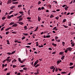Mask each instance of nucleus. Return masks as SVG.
Masks as SVG:
<instances>
[{
    "mask_svg": "<svg viewBox=\"0 0 75 75\" xmlns=\"http://www.w3.org/2000/svg\"><path fill=\"white\" fill-rule=\"evenodd\" d=\"M12 1L11 0H8L7 4H11V2Z\"/></svg>",
    "mask_w": 75,
    "mask_h": 75,
    "instance_id": "f257e3e1",
    "label": "nucleus"
},
{
    "mask_svg": "<svg viewBox=\"0 0 75 75\" xmlns=\"http://www.w3.org/2000/svg\"><path fill=\"white\" fill-rule=\"evenodd\" d=\"M12 27H17V24H15L13 25H12Z\"/></svg>",
    "mask_w": 75,
    "mask_h": 75,
    "instance_id": "f03ea898",
    "label": "nucleus"
},
{
    "mask_svg": "<svg viewBox=\"0 0 75 75\" xmlns=\"http://www.w3.org/2000/svg\"><path fill=\"white\" fill-rule=\"evenodd\" d=\"M11 27L5 29V31H8V30H9V29H11Z\"/></svg>",
    "mask_w": 75,
    "mask_h": 75,
    "instance_id": "7ed1b4c3",
    "label": "nucleus"
},
{
    "mask_svg": "<svg viewBox=\"0 0 75 75\" xmlns=\"http://www.w3.org/2000/svg\"><path fill=\"white\" fill-rule=\"evenodd\" d=\"M18 24H20L21 25H23V24L24 23L23 22H18Z\"/></svg>",
    "mask_w": 75,
    "mask_h": 75,
    "instance_id": "20e7f679",
    "label": "nucleus"
},
{
    "mask_svg": "<svg viewBox=\"0 0 75 75\" xmlns=\"http://www.w3.org/2000/svg\"><path fill=\"white\" fill-rule=\"evenodd\" d=\"M6 42H7V44H8V45H10V41L8 40H6Z\"/></svg>",
    "mask_w": 75,
    "mask_h": 75,
    "instance_id": "39448f33",
    "label": "nucleus"
},
{
    "mask_svg": "<svg viewBox=\"0 0 75 75\" xmlns=\"http://www.w3.org/2000/svg\"><path fill=\"white\" fill-rule=\"evenodd\" d=\"M14 7H16V6H12L11 7H10V9L11 10H12L13 8H14Z\"/></svg>",
    "mask_w": 75,
    "mask_h": 75,
    "instance_id": "423d86ee",
    "label": "nucleus"
},
{
    "mask_svg": "<svg viewBox=\"0 0 75 75\" xmlns=\"http://www.w3.org/2000/svg\"><path fill=\"white\" fill-rule=\"evenodd\" d=\"M18 2H12V4H18Z\"/></svg>",
    "mask_w": 75,
    "mask_h": 75,
    "instance_id": "0eeeda50",
    "label": "nucleus"
},
{
    "mask_svg": "<svg viewBox=\"0 0 75 75\" xmlns=\"http://www.w3.org/2000/svg\"><path fill=\"white\" fill-rule=\"evenodd\" d=\"M38 28V26L37 27L36 29L34 31V32H35V31H37Z\"/></svg>",
    "mask_w": 75,
    "mask_h": 75,
    "instance_id": "6e6552de",
    "label": "nucleus"
},
{
    "mask_svg": "<svg viewBox=\"0 0 75 75\" xmlns=\"http://www.w3.org/2000/svg\"><path fill=\"white\" fill-rule=\"evenodd\" d=\"M50 18H52V17H54V16L53 14H51V16H50Z\"/></svg>",
    "mask_w": 75,
    "mask_h": 75,
    "instance_id": "1a4fd4ad",
    "label": "nucleus"
},
{
    "mask_svg": "<svg viewBox=\"0 0 75 75\" xmlns=\"http://www.w3.org/2000/svg\"><path fill=\"white\" fill-rule=\"evenodd\" d=\"M69 50L70 52L71 51H72V48L71 47H69Z\"/></svg>",
    "mask_w": 75,
    "mask_h": 75,
    "instance_id": "9d476101",
    "label": "nucleus"
},
{
    "mask_svg": "<svg viewBox=\"0 0 75 75\" xmlns=\"http://www.w3.org/2000/svg\"><path fill=\"white\" fill-rule=\"evenodd\" d=\"M23 18H19L18 21H21V20H23Z\"/></svg>",
    "mask_w": 75,
    "mask_h": 75,
    "instance_id": "9b49d317",
    "label": "nucleus"
},
{
    "mask_svg": "<svg viewBox=\"0 0 75 75\" xmlns=\"http://www.w3.org/2000/svg\"><path fill=\"white\" fill-rule=\"evenodd\" d=\"M7 18H8V19H10V18H11V16L8 15Z\"/></svg>",
    "mask_w": 75,
    "mask_h": 75,
    "instance_id": "f8f14e48",
    "label": "nucleus"
},
{
    "mask_svg": "<svg viewBox=\"0 0 75 75\" xmlns=\"http://www.w3.org/2000/svg\"><path fill=\"white\" fill-rule=\"evenodd\" d=\"M54 66H52L50 67V69H54Z\"/></svg>",
    "mask_w": 75,
    "mask_h": 75,
    "instance_id": "ddd939ff",
    "label": "nucleus"
},
{
    "mask_svg": "<svg viewBox=\"0 0 75 75\" xmlns=\"http://www.w3.org/2000/svg\"><path fill=\"white\" fill-rule=\"evenodd\" d=\"M38 21H40V20H41V18L40 17L38 16Z\"/></svg>",
    "mask_w": 75,
    "mask_h": 75,
    "instance_id": "4468645a",
    "label": "nucleus"
},
{
    "mask_svg": "<svg viewBox=\"0 0 75 75\" xmlns=\"http://www.w3.org/2000/svg\"><path fill=\"white\" fill-rule=\"evenodd\" d=\"M14 12V11H10V12H9V14L10 15L12 13Z\"/></svg>",
    "mask_w": 75,
    "mask_h": 75,
    "instance_id": "2eb2a0df",
    "label": "nucleus"
},
{
    "mask_svg": "<svg viewBox=\"0 0 75 75\" xmlns=\"http://www.w3.org/2000/svg\"><path fill=\"white\" fill-rule=\"evenodd\" d=\"M18 8H20L22 7V5H19L18 6Z\"/></svg>",
    "mask_w": 75,
    "mask_h": 75,
    "instance_id": "dca6fc26",
    "label": "nucleus"
},
{
    "mask_svg": "<svg viewBox=\"0 0 75 75\" xmlns=\"http://www.w3.org/2000/svg\"><path fill=\"white\" fill-rule=\"evenodd\" d=\"M24 28H25V30H27V26H25L24 27Z\"/></svg>",
    "mask_w": 75,
    "mask_h": 75,
    "instance_id": "f3484780",
    "label": "nucleus"
},
{
    "mask_svg": "<svg viewBox=\"0 0 75 75\" xmlns=\"http://www.w3.org/2000/svg\"><path fill=\"white\" fill-rule=\"evenodd\" d=\"M52 45H53V46H55V47H56L57 46V44H54V43H52Z\"/></svg>",
    "mask_w": 75,
    "mask_h": 75,
    "instance_id": "a211bd4d",
    "label": "nucleus"
},
{
    "mask_svg": "<svg viewBox=\"0 0 75 75\" xmlns=\"http://www.w3.org/2000/svg\"><path fill=\"white\" fill-rule=\"evenodd\" d=\"M30 9H29L28 11V15H30Z\"/></svg>",
    "mask_w": 75,
    "mask_h": 75,
    "instance_id": "6ab92c4d",
    "label": "nucleus"
},
{
    "mask_svg": "<svg viewBox=\"0 0 75 75\" xmlns=\"http://www.w3.org/2000/svg\"><path fill=\"white\" fill-rule=\"evenodd\" d=\"M16 52V51H14L12 52V53H11V55H13V54H14Z\"/></svg>",
    "mask_w": 75,
    "mask_h": 75,
    "instance_id": "aec40b11",
    "label": "nucleus"
},
{
    "mask_svg": "<svg viewBox=\"0 0 75 75\" xmlns=\"http://www.w3.org/2000/svg\"><path fill=\"white\" fill-rule=\"evenodd\" d=\"M14 24V22H11L9 24V25H13V24Z\"/></svg>",
    "mask_w": 75,
    "mask_h": 75,
    "instance_id": "412c9836",
    "label": "nucleus"
},
{
    "mask_svg": "<svg viewBox=\"0 0 75 75\" xmlns=\"http://www.w3.org/2000/svg\"><path fill=\"white\" fill-rule=\"evenodd\" d=\"M66 21H67L66 19H64L63 21V23H65V22Z\"/></svg>",
    "mask_w": 75,
    "mask_h": 75,
    "instance_id": "4be33fe9",
    "label": "nucleus"
},
{
    "mask_svg": "<svg viewBox=\"0 0 75 75\" xmlns=\"http://www.w3.org/2000/svg\"><path fill=\"white\" fill-rule=\"evenodd\" d=\"M65 58V56H63L62 58H61V59L62 60H63Z\"/></svg>",
    "mask_w": 75,
    "mask_h": 75,
    "instance_id": "5701e85b",
    "label": "nucleus"
},
{
    "mask_svg": "<svg viewBox=\"0 0 75 75\" xmlns=\"http://www.w3.org/2000/svg\"><path fill=\"white\" fill-rule=\"evenodd\" d=\"M62 44L63 45V46H64L65 45V42H62Z\"/></svg>",
    "mask_w": 75,
    "mask_h": 75,
    "instance_id": "b1692460",
    "label": "nucleus"
},
{
    "mask_svg": "<svg viewBox=\"0 0 75 75\" xmlns=\"http://www.w3.org/2000/svg\"><path fill=\"white\" fill-rule=\"evenodd\" d=\"M40 66L39 64H37L36 66H35V68H37V67H39Z\"/></svg>",
    "mask_w": 75,
    "mask_h": 75,
    "instance_id": "393cba45",
    "label": "nucleus"
},
{
    "mask_svg": "<svg viewBox=\"0 0 75 75\" xmlns=\"http://www.w3.org/2000/svg\"><path fill=\"white\" fill-rule=\"evenodd\" d=\"M7 54H8V55H10L11 54V53L10 52H8L7 53Z\"/></svg>",
    "mask_w": 75,
    "mask_h": 75,
    "instance_id": "a878e982",
    "label": "nucleus"
},
{
    "mask_svg": "<svg viewBox=\"0 0 75 75\" xmlns=\"http://www.w3.org/2000/svg\"><path fill=\"white\" fill-rule=\"evenodd\" d=\"M50 37H51V36H50V35H47V36H46V38H50Z\"/></svg>",
    "mask_w": 75,
    "mask_h": 75,
    "instance_id": "bb28decb",
    "label": "nucleus"
},
{
    "mask_svg": "<svg viewBox=\"0 0 75 75\" xmlns=\"http://www.w3.org/2000/svg\"><path fill=\"white\" fill-rule=\"evenodd\" d=\"M70 66H72V65H73V63L72 62L70 63Z\"/></svg>",
    "mask_w": 75,
    "mask_h": 75,
    "instance_id": "cd10ccee",
    "label": "nucleus"
},
{
    "mask_svg": "<svg viewBox=\"0 0 75 75\" xmlns=\"http://www.w3.org/2000/svg\"><path fill=\"white\" fill-rule=\"evenodd\" d=\"M27 67H24L23 68V70H27Z\"/></svg>",
    "mask_w": 75,
    "mask_h": 75,
    "instance_id": "c85d7f7f",
    "label": "nucleus"
},
{
    "mask_svg": "<svg viewBox=\"0 0 75 75\" xmlns=\"http://www.w3.org/2000/svg\"><path fill=\"white\" fill-rule=\"evenodd\" d=\"M61 73V74H67V72H65V71L62 72Z\"/></svg>",
    "mask_w": 75,
    "mask_h": 75,
    "instance_id": "c756f323",
    "label": "nucleus"
},
{
    "mask_svg": "<svg viewBox=\"0 0 75 75\" xmlns=\"http://www.w3.org/2000/svg\"><path fill=\"white\" fill-rule=\"evenodd\" d=\"M25 67V65H23L21 66H20V67H21L22 68H23V67Z\"/></svg>",
    "mask_w": 75,
    "mask_h": 75,
    "instance_id": "7c9ffc66",
    "label": "nucleus"
},
{
    "mask_svg": "<svg viewBox=\"0 0 75 75\" xmlns=\"http://www.w3.org/2000/svg\"><path fill=\"white\" fill-rule=\"evenodd\" d=\"M37 63H36V62H35L34 64V67H35V65H37Z\"/></svg>",
    "mask_w": 75,
    "mask_h": 75,
    "instance_id": "2f4dec72",
    "label": "nucleus"
},
{
    "mask_svg": "<svg viewBox=\"0 0 75 75\" xmlns=\"http://www.w3.org/2000/svg\"><path fill=\"white\" fill-rule=\"evenodd\" d=\"M23 35H28V33H23Z\"/></svg>",
    "mask_w": 75,
    "mask_h": 75,
    "instance_id": "473e14b6",
    "label": "nucleus"
},
{
    "mask_svg": "<svg viewBox=\"0 0 75 75\" xmlns=\"http://www.w3.org/2000/svg\"><path fill=\"white\" fill-rule=\"evenodd\" d=\"M16 67H17V66L16 65H13V68H16Z\"/></svg>",
    "mask_w": 75,
    "mask_h": 75,
    "instance_id": "72a5a7b5",
    "label": "nucleus"
},
{
    "mask_svg": "<svg viewBox=\"0 0 75 75\" xmlns=\"http://www.w3.org/2000/svg\"><path fill=\"white\" fill-rule=\"evenodd\" d=\"M64 54V52H60L59 53V54H60V55H62V54Z\"/></svg>",
    "mask_w": 75,
    "mask_h": 75,
    "instance_id": "f704fd0d",
    "label": "nucleus"
},
{
    "mask_svg": "<svg viewBox=\"0 0 75 75\" xmlns=\"http://www.w3.org/2000/svg\"><path fill=\"white\" fill-rule=\"evenodd\" d=\"M23 71H24V70H19V71H20L21 72H23Z\"/></svg>",
    "mask_w": 75,
    "mask_h": 75,
    "instance_id": "c9c22d12",
    "label": "nucleus"
},
{
    "mask_svg": "<svg viewBox=\"0 0 75 75\" xmlns=\"http://www.w3.org/2000/svg\"><path fill=\"white\" fill-rule=\"evenodd\" d=\"M8 34H9V32L8 31L6 32V35H8Z\"/></svg>",
    "mask_w": 75,
    "mask_h": 75,
    "instance_id": "e433bc0d",
    "label": "nucleus"
},
{
    "mask_svg": "<svg viewBox=\"0 0 75 75\" xmlns=\"http://www.w3.org/2000/svg\"><path fill=\"white\" fill-rule=\"evenodd\" d=\"M6 19V17H3L2 18V20H4Z\"/></svg>",
    "mask_w": 75,
    "mask_h": 75,
    "instance_id": "4c0bfd02",
    "label": "nucleus"
},
{
    "mask_svg": "<svg viewBox=\"0 0 75 75\" xmlns=\"http://www.w3.org/2000/svg\"><path fill=\"white\" fill-rule=\"evenodd\" d=\"M55 68H54V69H53L52 70L53 72H54V71H55Z\"/></svg>",
    "mask_w": 75,
    "mask_h": 75,
    "instance_id": "58836bf2",
    "label": "nucleus"
},
{
    "mask_svg": "<svg viewBox=\"0 0 75 75\" xmlns=\"http://www.w3.org/2000/svg\"><path fill=\"white\" fill-rule=\"evenodd\" d=\"M31 17H28V18H27V19H28V20H31Z\"/></svg>",
    "mask_w": 75,
    "mask_h": 75,
    "instance_id": "ea45409f",
    "label": "nucleus"
},
{
    "mask_svg": "<svg viewBox=\"0 0 75 75\" xmlns=\"http://www.w3.org/2000/svg\"><path fill=\"white\" fill-rule=\"evenodd\" d=\"M58 37L57 36H56L55 38V39L56 40V41L58 39Z\"/></svg>",
    "mask_w": 75,
    "mask_h": 75,
    "instance_id": "a19ab883",
    "label": "nucleus"
},
{
    "mask_svg": "<svg viewBox=\"0 0 75 75\" xmlns=\"http://www.w3.org/2000/svg\"><path fill=\"white\" fill-rule=\"evenodd\" d=\"M69 68L70 69H73V68H74V67L72 66V67H70Z\"/></svg>",
    "mask_w": 75,
    "mask_h": 75,
    "instance_id": "79ce46f5",
    "label": "nucleus"
},
{
    "mask_svg": "<svg viewBox=\"0 0 75 75\" xmlns=\"http://www.w3.org/2000/svg\"><path fill=\"white\" fill-rule=\"evenodd\" d=\"M55 18L57 19V20H58L59 19V16H57V17H56Z\"/></svg>",
    "mask_w": 75,
    "mask_h": 75,
    "instance_id": "37998d69",
    "label": "nucleus"
},
{
    "mask_svg": "<svg viewBox=\"0 0 75 75\" xmlns=\"http://www.w3.org/2000/svg\"><path fill=\"white\" fill-rule=\"evenodd\" d=\"M12 33L13 34H17V32H12Z\"/></svg>",
    "mask_w": 75,
    "mask_h": 75,
    "instance_id": "c03bdc74",
    "label": "nucleus"
},
{
    "mask_svg": "<svg viewBox=\"0 0 75 75\" xmlns=\"http://www.w3.org/2000/svg\"><path fill=\"white\" fill-rule=\"evenodd\" d=\"M57 62L58 64H60V61H59V60H58L57 61Z\"/></svg>",
    "mask_w": 75,
    "mask_h": 75,
    "instance_id": "a18cd8bd",
    "label": "nucleus"
},
{
    "mask_svg": "<svg viewBox=\"0 0 75 75\" xmlns=\"http://www.w3.org/2000/svg\"><path fill=\"white\" fill-rule=\"evenodd\" d=\"M68 25H69V26H71V23H69Z\"/></svg>",
    "mask_w": 75,
    "mask_h": 75,
    "instance_id": "49530a36",
    "label": "nucleus"
},
{
    "mask_svg": "<svg viewBox=\"0 0 75 75\" xmlns=\"http://www.w3.org/2000/svg\"><path fill=\"white\" fill-rule=\"evenodd\" d=\"M22 17V16H20L18 17H17V18H21V17Z\"/></svg>",
    "mask_w": 75,
    "mask_h": 75,
    "instance_id": "de8ad7c7",
    "label": "nucleus"
},
{
    "mask_svg": "<svg viewBox=\"0 0 75 75\" xmlns=\"http://www.w3.org/2000/svg\"><path fill=\"white\" fill-rule=\"evenodd\" d=\"M58 71V69L57 68H56L55 69V71L56 72H57Z\"/></svg>",
    "mask_w": 75,
    "mask_h": 75,
    "instance_id": "09e8293b",
    "label": "nucleus"
},
{
    "mask_svg": "<svg viewBox=\"0 0 75 75\" xmlns=\"http://www.w3.org/2000/svg\"><path fill=\"white\" fill-rule=\"evenodd\" d=\"M25 37H23L22 38V40H24V39H25Z\"/></svg>",
    "mask_w": 75,
    "mask_h": 75,
    "instance_id": "8fccbe9b",
    "label": "nucleus"
},
{
    "mask_svg": "<svg viewBox=\"0 0 75 75\" xmlns=\"http://www.w3.org/2000/svg\"><path fill=\"white\" fill-rule=\"evenodd\" d=\"M17 1V0H12V2H14V1Z\"/></svg>",
    "mask_w": 75,
    "mask_h": 75,
    "instance_id": "3c124183",
    "label": "nucleus"
},
{
    "mask_svg": "<svg viewBox=\"0 0 75 75\" xmlns=\"http://www.w3.org/2000/svg\"><path fill=\"white\" fill-rule=\"evenodd\" d=\"M71 45H71L72 47H74V46H75V43H74L73 44H72Z\"/></svg>",
    "mask_w": 75,
    "mask_h": 75,
    "instance_id": "603ef678",
    "label": "nucleus"
},
{
    "mask_svg": "<svg viewBox=\"0 0 75 75\" xmlns=\"http://www.w3.org/2000/svg\"><path fill=\"white\" fill-rule=\"evenodd\" d=\"M11 61V59H9V60H8V62H7V63H8V62H10V61Z\"/></svg>",
    "mask_w": 75,
    "mask_h": 75,
    "instance_id": "864d4df0",
    "label": "nucleus"
},
{
    "mask_svg": "<svg viewBox=\"0 0 75 75\" xmlns=\"http://www.w3.org/2000/svg\"><path fill=\"white\" fill-rule=\"evenodd\" d=\"M18 61H19V62H21V59H20V58H18Z\"/></svg>",
    "mask_w": 75,
    "mask_h": 75,
    "instance_id": "5fc2aeb1",
    "label": "nucleus"
},
{
    "mask_svg": "<svg viewBox=\"0 0 75 75\" xmlns=\"http://www.w3.org/2000/svg\"><path fill=\"white\" fill-rule=\"evenodd\" d=\"M19 13H20V14H23V12H19Z\"/></svg>",
    "mask_w": 75,
    "mask_h": 75,
    "instance_id": "6e6d98bb",
    "label": "nucleus"
},
{
    "mask_svg": "<svg viewBox=\"0 0 75 75\" xmlns=\"http://www.w3.org/2000/svg\"><path fill=\"white\" fill-rule=\"evenodd\" d=\"M56 28H57V27H55L52 29V30H55Z\"/></svg>",
    "mask_w": 75,
    "mask_h": 75,
    "instance_id": "4d7b16f0",
    "label": "nucleus"
},
{
    "mask_svg": "<svg viewBox=\"0 0 75 75\" xmlns=\"http://www.w3.org/2000/svg\"><path fill=\"white\" fill-rule=\"evenodd\" d=\"M63 26H64V28H67L68 27V26H66L65 25H63Z\"/></svg>",
    "mask_w": 75,
    "mask_h": 75,
    "instance_id": "13d9d810",
    "label": "nucleus"
},
{
    "mask_svg": "<svg viewBox=\"0 0 75 75\" xmlns=\"http://www.w3.org/2000/svg\"><path fill=\"white\" fill-rule=\"evenodd\" d=\"M45 8H44V7H41V10H44V9Z\"/></svg>",
    "mask_w": 75,
    "mask_h": 75,
    "instance_id": "bf43d9fd",
    "label": "nucleus"
},
{
    "mask_svg": "<svg viewBox=\"0 0 75 75\" xmlns=\"http://www.w3.org/2000/svg\"><path fill=\"white\" fill-rule=\"evenodd\" d=\"M38 10H41V8L40 7H39L38 8Z\"/></svg>",
    "mask_w": 75,
    "mask_h": 75,
    "instance_id": "052dcab7",
    "label": "nucleus"
},
{
    "mask_svg": "<svg viewBox=\"0 0 75 75\" xmlns=\"http://www.w3.org/2000/svg\"><path fill=\"white\" fill-rule=\"evenodd\" d=\"M56 52H53L52 53V54H55Z\"/></svg>",
    "mask_w": 75,
    "mask_h": 75,
    "instance_id": "680f3d73",
    "label": "nucleus"
},
{
    "mask_svg": "<svg viewBox=\"0 0 75 75\" xmlns=\"http://www.w3.org/2000/svg\"><path fill=\"white\" fill-rule=\"evenodd\" d=\"M25 47H26V48H30V47L29 46H26Z\"/></svg>",
    "mask_w": 75,
    "mask_h": 75,
    "instance_id": "e2e57ef3",
    "label": "nucleus"
},
{
    "mask_svg": "<svg viewBox=\"0 0 75 75\" xmlns=\"http://www.w3.org/2000/svg\"><path fill=\"white\" fill-rule=\"evenodd\" d=\"M41 1H39L38 2V4H41Z\"/></svg>",
    "mask_w": 75,
    "mask_h": 75,
    "instance_id": "0e129e2a",
    "label": "nucleus"
},
{
    "mask_svg": "<svg viewBox=\"0 0 75 75\" xmlns=\"http://www.w3.org/2000/svg\"><path fill=\"white\" fill-rule=\"evenodd\" d=\"M24 62L23 61H21L20 62V63H21V64H23Z\"/></svg>",
    "mask_w": 75,
    "mask_h": 75,
    "instance_id": "69168bd1",
    "label": "nucleus"
},
{
    "mask_svg": "<svg viewBox=\"0 0 75 75\" xmlns=\"http://www.w3.org/2000/svg\"><path fill=\"white\" fill-rule=\"evenodd\" d=\"M4 64H2V68H3L4 67Z\"/></svg>",
    "mask_w": 75,
    "mask_h": 75,
    "instance_id": "338daca9",
    "label": "nucleus"
},
{
    "mask_svg": "<svg viewBox=\"0 0 75 75\" xmlns=\"http://www.w3.org/2000/svg\"><path fill=\"white\" fill-rule=\"evenodd\" d=\"M20 74H21V73H19L17 74V75H20Z\"/></svg>",
    "mask_w": 75,
    "mask_h": 75,
    "instance_id": "774afa93",
    "label": "nucleus"
}]
</instances>
